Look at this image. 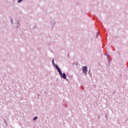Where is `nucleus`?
Listing matches in <instances>:
<instances>
[{"mask_svg": "<svg viewBox=\"0 0 128 128\" xmlns=\"http://www.w3.org/2000/svg\"><path fill=\"white\" fill-rule=\"evenodd\" d=\"M82 70L84 74H86L88 72V67L86 66H83Z\"/></svg>", "mask_w": 128, "mask_h": 128, "instance_id": "obj_1", "label": "nucleus"}, {"mask_svg": "<svg viewBox=\"0 0 128 128\" xmlns=\"http://www.w3.org/2000/svg\"><path fill=\"white\" fill-rule=\"evenodd\" d=\"M56 70H57L60 76H62V70H60V67H58V65H56Z\"/></svg>", "mask_w": 128, "mask_h": 128, "instance_id": "obj_2", "label": "nucleus"}, {"mask_svg": "<svg viewBox=\"0 0 128 128\" xmlns=\"http://www.w3.org/2000/svg\"><path fill=\"white\" fill-rule=\"evenodd\" d=\"M60 77L62 78H64V80H66V73H63L62 74V75H60Z\"/></svg>", "mask_w": 128, "mask_h": 128, "instance_id": "obj_3", "label": "nucleus"}, {"mask_svg": "<svg viewBox=\"0 0 128 128\" xmlns=\"http://www.w3.org/2000/svg\"><path fill=\"white\" fill-rule=\"evenodd\" d=\"M36 118H38V117L37 116H35L34 118V120H36Z\"/></svg>", "mask_w": 128, "mask_h": 128, "instance_id": "obj_4", "label": "nucleus"}, {"mask_svg": "<svg viewBox=\"0 0 128 128\" xmlns=\"http://www.w3.org/2000/svg\"><path fill=\"white\" fill-rule=\"evenodd\" d=\"M22 2V0H18V2Z\"/></svg>", "mask_w": 128, "mask_h": 128, "instance_id": "obj_5", "label": "nucleus"}, {"mask_svg": "<svg viewBox=\"0 0 128 128\" xmlns=\"http://www.w3.org/2000/svg\"><path fill=\"white\" fill-rule=\"evenodd\" d=\"M54 60H52V63L54 64Z\"/></svg>", "mask_w": 128, "mask_h": 128, "instance_id": "obj_6", "label": "nucleus"}, {"mask_svg": "<svg viewBox=\"0 0 128 128\" xmlns=\"http://www.w3.org/2000/svg\"><path fill=\"white\" fill-rule=\"evenodd\" d=\"M98 32L96 33V38H98Z\"/></svg>", "mask_w": 128, "mask_h": 128, "instance_id": "obj_7", "label": "nucleus"}]
</instances>
